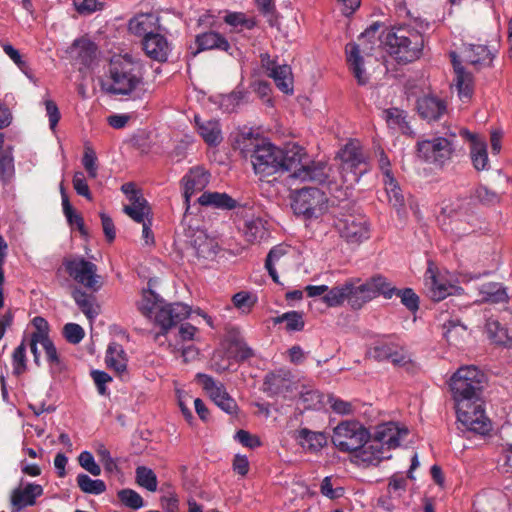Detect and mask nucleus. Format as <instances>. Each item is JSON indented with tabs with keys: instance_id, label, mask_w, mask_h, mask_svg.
Listing matches in <instances>:
<instances>
[{
	"instance_id": "1",
	"label": "nucleus",
	"mask_w": 512,
	"mask_h": 512,
	"mask_svg": "<svg viewBox=\"0 0 512 512\" xmlns=\"http://www.w3.org/2000/svg\"><path fill=\"white\" fill-rule=\"evenodd\" d=\"M237 145L245 158H250L254 173L261 179L283 169V150L252 132L242 133Z\"/></svg>"
},
{
	"instance_id": "2",
	"label": "nucleus",
	"mask_w": 512,
	"mask_h": 512,
	"mask_svg": "<svg viewBox=\"0 0 512 512\" xmlns=\"http://www.w3.org/2000/svg\"><path fill=\"white\" fill-rule=\"evenodd\" d=\"M144 73L139 61L126 54L111 59L102 89L111 95L131 96L143 86Z\"/></svg>"
},
{
	"instance_id": "3",
	"label": "nucleus",
	"mask_w": 512,
	"mask_h": 512,
	"mask_svg": "<svg viewBox=\"0 0 512 512\" xmlns=\"http://www.w3.org/2000/svg\"><path fill=\"white\" fill-rule=\"evenodd\" d=\"M159 296L150 289L142 291V298L137 303L138 310L146 317L151 318L154 312L155 323L161 327V331L155 335V341L160 342L161 337H166L168 331L178 323L187 319L191 313V307L184 303H170L160 306Z\"/></svg>"
},
{
	"instance_id": "4",
	"label": "nucleus",
	"mask_w": 512,
	"mask_h": 512,
	"mask_svg": "<svg viewBox=\"0 0 512 512\" xmlns=\"http://www.w3.org/2000/svg\"><path fill=\"white\" fill-rule=\"evenodd\" d=\"M382 42L399 64H408L422 56L425 41L418 30L410 26H399L387 30Z\"/></svg>"
},
{
	"instance_id": "5",
	"label": "nucleus",
	"mask_w": 512,
	"mask_h": 512,
	"mask_svg": "<svg viewBox=\"0 0 512 512\" xmlns=\"http://www.w3.org/2000/svg\"><path fill=\"white\" fill-rule=\"evenodd\" d=\"M290 171L291 177L303 182L311 181L315 183H324L327 180V165L323 162H310L305 150L293 145L286 151H283V169Z\"/></svg>"
},
{
	"instance_id": "6",
	"label": "nucleus",
	"mask_w": 512,
	"mask_h": 512,
	"mask_svg": "<svg viewBox=\"0 0 512 512\" xmlns=\"http://www.w3.org/2000/svg\"><path fill=\"white\" fill-rule=\"evenodd\" d=\"M475 215L468 202L455 200L444 205L438 216V222L444 233L460 239L474 230Z\"/></svg>"
},
{
	"instance_id": "7",
	"label": "nucleus",
	"mask_w": 512,
	"mask_h": 512,
	"mask_svg": "<svg viewBox=\"0 0 512 512\" xmlns=\"http://www.w3.org/2000/svg\"><path fill=\"white\" fill-rule=\"evenodd\" d=\"M486 376L475 365L461 366L451 376L449 386L455 403L482 397Z\"/></svg>"
},
{
	"instance_id": "8",
	"label": "nucleus",
	"mask_w": 512,
	"mask_h": 512,
	"mask_svg": "<svg viewBox=\"0 0 512 512\" xmlns=\"http://www.w3.org/2000/svg\"><path fill=\"white\" fill-rule=\"evenodd\" d=\"M291 207L295 215L305 220L318 219L328 209V197L319 188L303 187L292 192Z\"/></svg>"
},
{
	"instance_id": "9",
	"label": "nucleus",
	"mask_w": 512,
	"mask_h": 512,
	"mask_svg": "<svg viewBox=\"0 0 512 512\" xmlns=\"http://www.w3.org/2000/svg\"><path fill=\"white\" fill-rule=\"evenodd\" d=\"M370 439L369 431L358 421H342L333 430L332 443L341 452L352 453Z\"/></svg>"
},
{
	"instance_id": "10",
	"label": "nucleus",
	"mask_w": 512,
	"mask_h": 512,
	"mask_svg": "<svg viewBox=\"0 0 512 512\" xmlns=\"http://www.w3.org/2000/svg\"><path fill=\"white\" fill-rule=\"evenodd\" d=\"M366 292L361 285L360 278H350L343 284H339L331 288V290L322 297V301L329 307H337L345 301L348 302L352 309L362 308L369 299H366Z\"/></svg>"
},
{
	"instance_id": "11",
	"label": "nucleus",
	"mask_w": 512,
	"mask_h": 512,
	"mask_svg": "<svg viewBox=\"0 0 512 512\" xmlns=\"http://www.w3.org/2000/svg\"><path fill=\"white\" fill-rule=\"evenodd\" d=\"M366 292L361 285L360 278H350L343 284H339L331 288V290L322 297V301L329 307H337L345 301L348 302L352 309L362 308L369 299H366Z\"/></svg>"
},
{
	"instance_id": "12",
	"label": "nucleus",
	"mask_w": 512,
	"mask_h": 512,
	"mask_svg": "<svg viewBox=\"0 0 512 512\" xmlns=\"http://www.w3.org/2000/svg\"><path fill=\"white\" fill-rule=\"evenodd\" d=\"M453 153V144L445 137L419 139L416 143L417 157L436 168H443L451 160Z\"/></svg>"
},
{
	"instance_id": "13",
	"label": "nucleus",
	"mask_w": 512,
	"mask_h": 512,
	"mask_svg": "<svg viewBox=\"0 0 512 512\" xmlns=\"http://www.w3.org/2000/svg\"><path fill=\"white\" fill-rule=\"evenodd\" d=\"M458 421L469 431L486 435L491 430V422L485 416L482 397L455 403Z\"/></svg>"
},
{
	"instance_id": "14",
	"label": "nucleus",
	"mask_w": 512,
	"mask_h": 512,
	"mask_svg": "<svg viewBox=\"0 0 512 512\" xmlns=\"http://www.w3.org/2000/svg\"><path fill=\"white\" fill-rule=\"evenodd\" d=\"M341 169L346 181L358 182L368 172L369 164L362 146L356 140L349 141L339 152Z\"/></svg>"
},
{
	"instance_id": "15",
	"label": "nucleus",
	"mask_w": 512,
	"mask_h": 512,
	"mask_svg": "<svg viewBox=\"0 0 512 512\" xmlns=\"http://www.w3.org/2000/svg\"><path fill=\"white\" fill-rule=\"evenodd\" d=\"M66 272L78 284L92 292L103 286L102 277L97 273V266L84 257H74L64 261Z\"/></svg>"
},
{
	"instance_id": "16",
	"label": "nucleus",
	"mask_w": 512,
	"mask_h": 512,
	"mask_svg": "<svg viewBox=\"0 0 512 512\" xmlns=\"http://www.w3.org/2000/svg\"><path fill=\"white\" fill-rule=\"evenodd\" d=\"M335 228L341 238L350 244H360L370 237L368 220L362 214H343L335 221Z\"/></svg>"
},
{
	"instance_id": "17",
	"label": "nucleus",
	"mask_w": 512,
	"mask_h": 512,
	"mask_svg": "<svg viewBox=\"0 0 512 512\" xmlns=\"http://www.w3.org/2000/svg\"><path fill=\"white\" fill-rule=\"evenodd\" d=\"M262 67L267 71L277 88L285 94L293 93V75L289 65H279L275 60L271 59L270 55L265 53L261 54Z\"/></svg>"
},
{
	"instance_id": "18",
	"label": "nucleus",
	"mask_w": 512,
	"mask_h": 512,
	"mask_svg": "<svg viewBox=\"0 0 512 512\" xmlns=\"http://www.w3.org/2000/svg\"><path fill=\"white\" fill-rule=\"evenodd\" d=\"M293 381L289 370L279 369L266 374L263 381V392L269 397H285L292 391Z\"/></svg>"
},
{
	"instance_id": "19",
	"label": "nucleus",
	"mask_w": 512,
	"mask_h": 512,
	"mask_svg": "<svg viewBox=\"0 0 512 512\" xmlns=\"http://www.w3.org/2000/svg\"><path fill=\"white\" fill-rule=\"evenodd\" d=\"M408 434L407 429H400L394 422L383 423L378 425L374 433L372 441L379 442L388 452L400 445L402 437Z\"/></svg>"
},
{
	"instance_id": "20",
	"label": "nucleus",
	"mask_w": 512,
	"mask_h": 512,
	"mask_svg": "<svg viewBox=\"0 0 512 512\" xmlns=\"http://www.w3.org/2000/svg\"><path fill=\"white\" fill-rule=\"evenodd\" d=\"M450 57L455 72V83L458 90V95L461 99L469 100L472 97L474 91L473 75L466 71L455 52H452Z\"/></svg>"
},
{
	"instance_id": "21",
	"label": "nucleus",
	"mask_w": 512,
	"mask_h": 512,
	"mask_svg": "<svg viewBox=\"0 0 512 512\" xmlns=\"http://www.w3.org/2000/svg\"><path fill=\"white\" fill-rule=\"evenodd\" d=\"M226 354L236 362L245 361L254 356L253 350L247 345L240 332L232 329L225 339Z\"/></svg>"
},
{
	"instance_id": "22",
	"label": "nucleus",
	"mask_w": 512,
	"mask_h": 512,
	"mask_svg": "<svg viewBox=\"0 0 512 512\" xmlns=\"http://www.w3.org/2000/svg\"><path fill=\"white\" fill-rule=\"evenodd\" d=\"M142 46L145 54L150 59L158 62L167 61L171 51L170 44L167 39L158 32L143 38Z\"/></svg>"
},
{
	"instance_id": "23",
	"label": "nucleus",
	"mask_w": 512,
	"mask_h": 512,
	"mask_svg": "<svg viewBox=\"0 0 512 512\" xmlns=\"http://www.w3.org/2000/svg\"><path fill=\"white\" fill-rule=\"evenodd\" d=\"M463 55L465 61L477 71L490 67L495 57L486 45L481 44L464 45Z\"/></svg>"
},
{
	"instance_id": "24",
	"label": "nucleus",
	"mask_w": 512,
	"mask_h": 512,
	"mask_svg": "<svg viewBox=\"0 0 512 512\" xmlns=\"http://www.w3.org/2000/svg\"><path fill=\"white\" fill-rule=\"evenodd\" d=\"M43 494V488L39 484L28 483L23 488H16L11 494V505L20 511L28 506H33L36 499Z\"/></svg>"
},
{
	"instance_id": "25",
	"label": "nucleus",
	"mask_w": 512,
	"mask_h": 512,
	"mask_svg": "<svg viewBox=\"0 0 512 512\" xmlns=\"http://www.w3.org/2000/svg\"><path fill=\"white\" fill-rule=\"evenodd\" d=\"M346 58L350 71L359 85H365L369 81L368 73L364 68V59L361 55L360 45L348 43L346 45Z\"/></svg>"
},
{
	"instance_id": "26",
	"label": "nucleus",
	"mask_w": 512,
	"mask_h": 512,
	"mask_svg": "<svg viewBox=\"0 0 512 512\" xmlns=\"http://www.w3.org/2000/svg\"><path fill=\"white\" fill-rule=\"evenodd\" d=\"M128 29L136 36H151L159 29V18L153 13L138 14L130 19Z\"/></svg>"
},
{
	"instance_id": "27",
	"label": "nucleus",
	"mask_w": 512,
	"mask_h": 512,
	"mask_svg": "<svg viewBox=\"0 0 512 512\" xmlns=\"http://www.w3.org/2000/svg\"><path fill=\"white\" fill-rule=\"evenodd\" d=\"M70 53L77 63L85 68H90L96 59L97 46L89 39H77L73 42Z\"/></svg>"
},
{
	"instance_id": "28",
	"label": "nucleus",
	"mask_w": 512,
	"mask_h": 512,
	"mask_svg": "<svg viewBox=\"0 0 512 512\" xmlns=\"http://www.w3.org/2000/svg\"><path fill=\"white\" fill-rule=\"evenodd\" d=\"M184 182V198L188 204L190 198L197 192L202 191L209 183V174L202 168H193L187 173Z\"/></svg>"
},
{
	"instance_id": "29",
	"label": "nucleus",
	"mask_w": 512,
	"mask_h": 512,
	"mask_svg": "<svg viewBox=\"0 0 512 512\" xmlns=\"http://www.w3.org/2000/svg\"><path fill=\"white\" fill-rule=\"evenodd\" d=\"M417 110L423 119L438 120L446 112V104L438 97L424 96L418 99Z\"/></svg>"
},
{
	"instance_id": "30",
	"label": "nucleus",
	"mask_w": 512,
	"mask_h": 512,
	"mask_svg": "<svg viewBox=\"0 0 512 512\" xmlns=\"http://www.w3.org/2000/svg\"><path fill=\"white\" fill-rule=\"evenodd\" d=\"M355 457L358 461L366 465H378L382 460L388 459L391 456L389 452L379 442L368 440L366 444L359 450L355 451Z\"/></svg>"
},
{
	"instance_id": "31",
	"label": "nucleus",
	"mask_w": 512,
	"mask_h": 512,
	"mask_svg": "<svg viewBox=\"0 0 512 512\" xmlns=\"http://www.w3.org/2000/svg\"><path fill=\"white\" fill-rule=\"evenodd\" d=\"M425 284L429 289L431 298L434 301H441L451 295L455 289L454 285L439 278L436 272L429 267L425 273Z\"/></svg>"
},
{
	"instance_id": "32",
	"label": "nucleus",
	"mask_w": 512,
	"mask_h": 512,
	"mask_svg": "<svg viewBox=\"0 0 512 512\" xmlns=\"http://www.w3.org/2000/svg\"><path fill=\"white\" fill-rule=\"evenodd\" d=\"M296 439L299 445L310 453L319 452L327 444V436L324 432H316L308 428L299 429Z\"/></svg>"
},
{
	"instance_id": "33",
	"label": "nucleus",
	"mask_w": 512,
	"mask_h": 512,
	"mask_svg": "<svg viewBox=\"0 0 512 512\" xmlns=\"http://www.w3.org/2000/svg\"><path fill=\"white\" fill-rule=\"evenodd\" d=\"M199 204L202 206H210L221 210H233L238 206V202L227 193L220 192H204L198 198Z\"/></svg>"
},
{
	"instance_id": "34",
	"label": "nucleus",
	"mask_w": 512,
	"mask_h": 512,
	"mask_svg": "<svg viewBox=\"0 0 512 512\" xmlns=\"http://www.w3.org/2000/svg\"><path fill=\"white\" fill-rule=\"evenodd\" d=\"M197 129L203 140L211 146H216L222 141L220 124L217 120L201 121L195 116Z\"/></svg>"
},
{
	"instance_id": "35",
	"label": "nucleus",
	"mask_w": 512,
	"mask_h": 512,
	"mask_svg": "<svg viewBox=\"0 0 512 512\" xmlns=\"http://www.w3.org/2000/svg\"><path fill=\"white\" fill-rule=\"evenodd\" d=\"M191 247L198 258H212L217 253L215 241L203 232L194 235V238L191 240Z\"/></svg>"
},
{
	"instance_id": "36",
	"label": "nucleus",
	"mask_w": 512,
	"mask_h": 512,
	"mask_svg": "<svg viewBox=\"0 0 512 512\" xmlns=\"http://www.w3.org/2000/svg\"><path fill=\"white\" fill-rule=\"evenodd\" d=\"M198 51L218 49L228 51L230 48L229 42L217 32H205L196 37Z\"/></svg>"
},
{
	"instance_id": "37",
	"label": "nucleus",
	"mask_w": 512,
	"mask_h": 512,
	"mask_svg": "<svg viewBox=\"0 0 512 512\" xmlns=\"http://www.w3.org/2000/svg\"><path fill=\"white\" fill-rule=\"evenodd\" d=\"M72 297L79 309L89 320H93L98 316L99 306L96 304L95 296L77 288L72 292Z\"/></svg>"
},
{
	"instance_id": "38",
	"label": "nucleus",
	"mask_w": 512,
	"mask_h": 512,
	"mask_svg": "<svg viewBox=\"0 0 512 512\" xmlns=\"http://www.w3.org/2000/svg\"><path fill=\"white\" fill-rule=\"evenodd\" d=\"M486 331L490 340L503 346L512 345V330L504 327L497 320L489 319L486 322Z\"/></svg>"
},
{
	"instance_id": "39",
	"label": "nucleus",
	"mask_w": 512,
	"mask_h": 512,
	"mask_svg": "<svg viewBox=\"0 0 512 512\" xmlns=\"http://www.w3.org/2000/svg\"><path fill=\"white\" fill-rule=\"evenodd\" d=\"M106 364L109 368L115 370L118 374L126 371L127 359L123 347L118 343H110L107 349Z\"/></svg>"
},
{
	"instance_id": "40",
	"label": "nucleus",
	"mask_w": 512,
	"mask_h": 512,
	"mask_svg": "<svg viewBox=\"0 0 512 512\" xmlns=\"http://www.w3.org/2000/svg\"><path fill=\"white\" fill-rule=\"evenodd\" d=\"M131 205L124 207V212L137 223L147 222L150 207L142 196H130Z\"/></svg>"
},
{
	"instance_id": "41",
	"label": "nucleus",
	"mask_w": 512,
	"mask_h": 512,
	"mask_svg": "<svg viewBox=\"0 0 512 512\" xmlns=\"http://www.w3.org/2000/svg\"><path fill=\"white\" fill-rule=\"evenodd\" d=\"M479 291L483 302L499 304L508 301L506 288L501 283H485L480 287Z\"/></svg>"
},
{
	"instance_id": "42",
	"label": "nucleus",
	"mask_w": 512,
	"mask_h": 512,
	"mask_svg": "<svg viewBox=\"0 0 512 512\" xmlns=\"http://www.w3.org/2000/svg\"><path fill=\"white\" fill-rule=\"evenodd\" d=\"M471 150L470 156L473 166L476 170L481 171L488 168L489 160L487 154L486 143L477 139L476 136H471Z\"/></svg>"
},
{
	"instance_id": "43",
	"label": "nucleus",
	"mask_w": 512,
	"mask_h": 512,
	"mask_svg": "<svg viewBox=\"0 0 512 512\" xmlns=\"http://www.w3.org/2000/svg\"><path fill=\"white\" fill-rule=\"evenodd\" d=\"M382 115L389 128L400 130L403 133H406L409 129L408 122L406 121V113L403 110L389 108L385 109Z\"/></svg>"
},
{
	"instance_id": "44",
	"label": "nucleus",
	"mask_w": 512,
	"mask_h": 512,
	"mask_svg": "<svg viewBox=\"0 0 512 512\" xmlns=\"http://www.w3.org/2000/svg\"><path fill=\"white\" fill-rule=\"evenodd\" d=\"M196 380L202 386L203 390L209 395L212 401L220 397L221 394L227 392L225 386L210 375L204 373L196 374Z\"/></svg>"
},
{
	"instance_id": "45",
	"label": "nucleus",
	"mask_w": 512,
	"mask_h": 512,
	"mask_svg": "<svg viewBox=\"0 0 512 512\" xmlns=\"http://www.w3.org/2000/svg\"><path fill=\"white\" fill-rule=\"evenodd\" d=\"M80 490L87 494L99 495L106 491V484L101 479H92L87 474L81 473L76 478Z\"/></svg>"
},
{
	"instance_id": "46",
	"label": "nucleus",
	"mask_w": 512,
	"mask_h": 512,
	"mask_svg": "<svg viewBox=\"0 0 512 512\" xmlns=\"http://www.w3.org/2000/svg\"><path fill=\"white\" fill-rule=\"evenodd\" d=\"M136 483L150 492L157 490L158 481L154 471L146 466H138L135 470Z\"/></svg>"
},
{
	"instance_id": "47",
	"label": "nucleus",
	"mask_w": 512,
	"mask_h": 512,
	"mask_svg": "<svg viewBox=\"0 0 512 512\" xmlns=\"http://www.w3.org/2000/svg\"><path fill=\"white\" fill-rule=\"evenodd\" d=\"M286 323V329L288 331H301L305 326L303 320V313L299 311H289L274 319V323Z\"/></svg>"
},
{
	"instance_id": "48",
	"label": "nucleus",
	"mask_w": 512,
	"mask_h": 512,
	"mask_svg": "<svg viewBox=\"0 0 512 512\" xmlns=\"http://www.w3.org/2000/svg\"><path fill=\"white\" fill-rule=\"evenodd\" d=\"M244 237L248 242L254 243L266 235V229L261 219L247 221L244 226Z\"/></svg>"
},
{
	"instance_id": "49",
	"label": "nucleus",
	"mask_w": 512,
	"mask_h": 512,
	"mask_svg": "<svg viewBox=\"0 0 512 512\" xmlns=\"http://www.w3.org/2000/svg\"><path fill=\"white\" fill-rule=\"evenodd\" d=\"M246 96L247 92L243 89H236L227 95H223L220 99V108L231 113L245 100Z\"/></svg>"
},
{
	"instance_id": "50",
	"label": "nucleus",
	"mask_w": 512,
	"mask_h": 512,
	"mask_svg": "<svg viewBox=\"0 0 512 512\" xmlns=\"http://www.w3.org/2000/svg\"><path fill=\"white\" fill-rule=\"evenodd\" d=\"M385 191L388 197L389 203L395 207L400 208L404 206V196L398 185V182L394 177L383 180Z\"/></svg>"
},
{
	"instance_id": "51",
	"label": "nucleus",
	"mask_w": 512,
	"mask_h": 512,
	"mask_svg": "<svg viewBox=\"0 0 512 512\" xmlns=\"http://www.w3.org/2000/svg\"><path fill=\"white\" fill-rule=\"evenodd\" d=\"M117 497L121 503L130 509L138 510L144 506L142 496L133 489L125 488L117 492Z\"/></svg>"
},
{
	"instance_id": "52",
	"label": "nucleus",
	"mask_w": 512,
	"mask_h": 512,
	"mask_svg": "<svg viewBox=\"0 0 512 512\" xmlns=\"http://www.w3.org/2000/svg\"><path fill=\"white\" fill-rule=\"evenodd\" d=\"M63 213L70 225H75L82 235L87 234L83 218L73 209L72 205L70 204L68 195H64Z\"/></svg>"
},
{
	"instance_id": "53",
	"label": "nucleus",
	"mask_w": 512,
	"mask_h": 512,
	"mask_svg": "<svg viewBox=\"0 0 512 512\" xmlns=\"http://www.w3.org/2000/svg\"><path fill=\"white\" fill-rule=\"evenodd\" d=\"M370 278L374 285V289L376 290L377 296L382 295L386 299H391L395 295L396 287L392 286V284L385 276L376 274Z\"/></svg>"
},
{
	"instance_id": "54",
	"label": "nucleus",
	"mask_w": 512,
	"mask_h": 512,
	"mask_svg": "<svg viewBox=\"0 0 512 512\" xmlns=\"http://www.w3.org/2000/svg\"><path fill=\"white\" fill-rule=\"evenodd\" d=\"M26 362V346L24 341H22L12 354L13 374L17 376L23 374L27 369Z\"/></svg>"
},
{
	"instance_id": "55",
	"label": "nucleus",
	"mask_w": 512,
	"mask_h": 512,
	"mask_svg": "<svg viewBox=\"0 0 512 512\" xmlns=\"http://www.w3.org/2000/svg\"><path fill=\"white\" fill-rule=\"evenodd\" d=\"M395 295L400 297L401 303L411 312L419 309V297L411 288L397 289Z\"/></svg>"
},
{
	"instance_id": "56",
	"label": "nucleus",
	"mask_w": 512,
	"mask_h": 512,
	"mask_svg": "<svg viewBox=\"0 0 512 512\" xmlns=\"http://www.w3.org/2000/svg\"><path fill=\"white\" fill-rule=\"evenodd\" d=\"M15 173L13 157L7 153H0V181L9 182Z\"/></svg>"
},
{
	"instance_id": "57",
	"label": "nucleus",
	"mask_w": 512,
	"mask_h": 512,
	"mask_svg": "<svg viewBox=\"0 0 512 512\" xmlns=\"http://www.w3.org/2000/svg\"><path fill=\"white\" fill-rule=\"evenodd\" d=\"M95 450L106 472L113 473L118 471V465L116 461L111 457L110 451L105 447L104 444L98 443Z\"/></svg>"
},
{
	"instance_id": "58",
	"label": "nucleus",
	"mask_w": 512,
	"mask_h": 512,
	"mask_svg": "<svg viewBox=\"0 0 512 512\" xmlns=\"http://www.w3.org/2000/svg\"><path fill=\"white\" fill-rule=\"evenodd\" d=\"M167 348L174 355L180 353L184 359V362H189L195 359L198 355V351L193 345L185 346L184 344H180L179 342H169Z\"/></svg>"
},
{
	"instance_id": "59",
	"label": "nucleus",
	"mask_w": 512,
	"mask_h": 512,
	"mask_svg": "<svg viewBox=\"0 0 512 512\" xmlns=\"http://www.w3.org/2000/svg\"><path fill=\"white\" fill-rule=\"evenodd\" d=\"M79 465L93 476H99L101 474L100 466L95 462V459L91 452L83 451L78 456Z\"/></svg>"
},
{
	"instance_id": "60",
	"label": "nucleus",
	"mask_w": 512,
	"mask_h": 512,
	"mask_svg": "<svg viewBox=\"0 0 512 512\" xmlns=\"http://www.w3.org/2000/svg\"><path fill=\"white\" fill-rule=\"evenodd\" d=\"M475 197L484 205H494L500 202L501 195L486 186H479L475 190Z\"/></svg>"
},
{
	"instance_id": "61",
	"label": "nucleus",
	"mask_w": 512,
	"mask_h": 512,
	"mask_svg": "<svg viewBox=\"0 0 512 512\" xmlns=\"http://www.w3.org/2000/svg\"><path fill=\"white\" fill-rule=\"evenodd\" d=\"M230 359L233 358L226 354V351L214 352L213 357L211 359L212 370L217 373H223L227 371L231 366Z\"/></svg>"
},
{
	"instance_id": "62",
	"label": "nucleus",
	"mask_w": 512,
	"mask_h": 512,
	"mask_svg": "<svg viewBox=\"0 0 512 512\" xmlns=\"http://www.w3.org/2000/svg\"><path fill=\"white\" fill-rule=\"evenodd\" d=\"M66 340L71 344H78L84 338V329L76 323H67L63 328Z\"/></svg>"
},
{
	"instance_id": "63",
	"label": "nucleus",
	"mask_w": 512,
	"mask_h": 512,
	"mask_svg": "<svg viewBox=\"0 0 512 512\" xmlns=\"http://www.w3.org/2000/svg\"><path fill=\"white\" fill-rule=\"evenodd\" d=\"M40 344L43 347L46 359L51 365H59L60 364V357L57 352V349L52 342V340L48 337L47 334L44 333V337H40Z\"/></svg>"
},
{
	"instance_id": "64",
	"label": "nucleus",
	"mask_w": 512,
	"mask_h": 512,
	"mask_svg": "<svg viewBox=\"0 0 512 512\" xmlns=\"http://www.w3.org/2000/svg\"><path fill=\"white\" fill-rule=\"evenodd\" d=\"M82 164L88 173L90 178L97 177V157L94 150L90 147H86L82 158Z\"/></svg>"
}]
</instances>
